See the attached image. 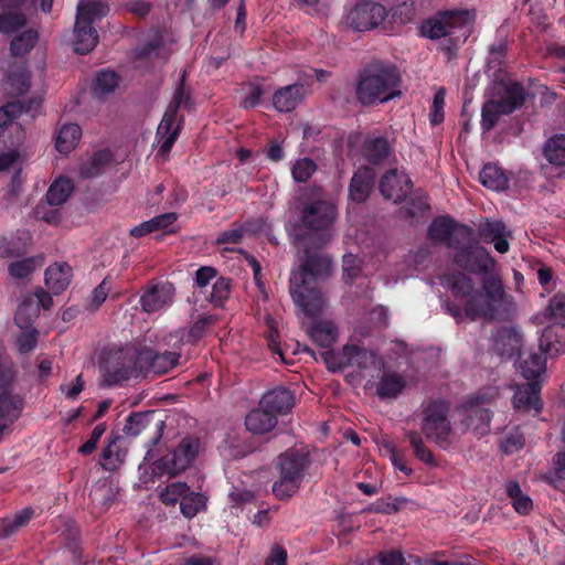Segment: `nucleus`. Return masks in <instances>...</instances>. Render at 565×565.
<instances>
[{"label":"nucleus","mask_w":565,"mask_h":565,"mask_svg":"<svg viewBox=\"0 0 565 565\" xmlns=\"http://www.w3.org/2000/svg\"><path fill=\"white\" fill-rule=\"evenodd\" d=\"M447 282L454 297L457 299H466V302L473 297L477 291L471 277L462 273L451 274L447 278Z\"/></svg>","instance_id":"42"},{"label":"nucleus","mask_w":565,"mask_h":565,"mask_svg":"<svg viewBox=\"0 0 565 565\" xmlns=\"http://www.w3.org/2000/svg\"><path fill=\"white\" fill-rule=\"evenodd\" d=\"M317 163L309 158H302L296 161L291 168V174L296 182H307L317 171Z\"/></svg>","instance_id":"58"},{"label":"nucleus","mask_w":565,"mask_h":565,"mask_svg":"<svg viewBox=\"0 0 565 565\" xmlns=\"http://www.w3.org/2000/svg\"><path fill=\"white\" fill-rule=\"evenodd\" d=\"M71 282V267L66 263L53 264L45 270V285L54 294L63 292Z\"/></svg>","instance_id":"32"},{"label":"nucleus","mask_w":565,"mask_h":565,"mask_svg":"<svg viewBox=\"0 0 565 565\" xmlns=\"http://www.w3.org/2000/svg\"><path fill=\"white\" fill-rule=\"evenodd\" d=\"M376 174L369 167L359 168L349 184V198L358 203L365 202L375 184Z\"/></svg>","instance_id":"26"},{"label":"nucleus","mask_w":565,"mask_h":565,"mask_svg":"<svg viewBox=\"0 0 565 565\" xmlns=\"http://www.w3.org/2000/svg\"><path fill=\"white\" fill-rule=\"evenodd\" d=\"M445 97L446 90L445 88H439L433 99V104L430 106L429 120L433 126H437L441 124L445 119L444 115V106H445Z\"/></svg>","instance_id":"62"},{"label":"nucleus","mask_w":565,"mask_h":565,"mask_svg":"<svg viewBox=\"0 0 565 565\" xmlns=\"http://www.w3.org/2000/svg\"><path fill=\"white\" fill-rule=\"evenodd\" d=\"M427 237L434 244H445L448 248L456 249L473 239V230L449 215H439L428 225Z\"/></svg>","instance_id":"11"},{"label":"nucleus","mask_w":565,"mask_h":565,"mask_svg":"<svg viewBox=\"0 0 565 565\" xmlns=\"http://www.w3.org/2000/svg\"><path fill=\"white\" fill-rule=\"evenodd\" d=\"M523 345L522 334L513 327H503L497 331L493 349L500 356L520 355Z\"/></svg>","instance_id":"24"},{"label":"nucleus","mask_w":565,"mask_h":565,"mask_svg":"<svg viewBox=\"0 0 565 565\" xmlns=\"http://www.w3.org/2000/svg\"><path fill=\"white\" fill-rule=\"evenodd\" d=\"M539 348L545 353H559L565 350V326L564 323H552L547 326L540 337Z\"/></svg>","instance_id":"31"},{"label":"nucleus","mask_w":565,"mask_h":565,"mask_svg":"<svg viewBox=\"0 0 565 565\" xmlns=\"http://www.w3.org/2000/svg\"><path fill=\"white\" fill-rule=\"evenodd\" d=\"M505 493L511 500L512 507L519 514L526 515L532 511V499L527 494L523 493L518 481H508L505 484Z\"/></svg>","instance_id":"41"},{"label":"nucleus","mask_w":565,"mask_h":565,"mask_svg":"<svg viewBox=\"0 0 565 565\" xmlns=\"http://www.w3.org/2000/svg\"><path fill=\"white\" fill-rule=\"evenodd\" d=\"M405 438L413 449L414 456L422 462L435 467L437 461L431 450L425 445L422 434L417 430H408L405 433Z\"/></svg>","instance_id":"43"},{"label":"nucleus","mask_w":565,"mask_h":565,"mask_svg":"<svg viewBox=\"0 0 565 565\" xmlns=\"http://www.w3.org/2000/svg\"><path fill=\"white\" fill-rule=\"evenodd\" d=\"M404 201L405 204L398 210V217L412 224L419 223L420 220L426 217L430 210V204L426 194L415 193L411 198H406Z\"/></svg>","instance_id":"29"},{"label":"nucleus","mask_w":565,"mask_h":565,"mask_svg":"<svg viewBox=\"0 0 565 565\" xmlns=\"http://www.w3.org/2000/svg\"><path fill=\"white\" fill-rule=\"evenodd\" d=\"M542 381H527L516 385L512 403L518 412L539 414L543 408L541 398Z\"/></svg>","instance_id":"16"},{"label":"nucleus","mask_w":565,"mask_h":565,"mask_svg":"<svg viewBox=\"0 0 565 565\" xmlns=\"http://www.w3.org/2000/svg\"><path fill=\"white\" fill-rule=\"evenodd\" d=\"M201 441L198 437L188 435L178 446L153 462V472L158 476L174 477L189 468L198 458Z\"/></svg>","instance_id":"9"},{"label":"nucleus","mask_w":565,"mask_h":565,"mask_svg":"<svg viewBox=\"0 0 565 565\" xmlns=\"http://www.w3.org/2000/svg\"><path fill=\"white\" fill-rule=\"evenodd\" d=\"M24 140L25 131L21 125H12L8 130L0 131V171L18 160Z\"/></svg>","instance_id":"15"},{"label":"nucleus","mask_w":565,"mask_h":565,"mask_svg":"<svg viewBox=\"0 0 565 565\" xmlns=\"http://www.w3.org/2000/svg\"><path fill=\"white\" fill-rule=\"evenodd\" d=\"M504 114L494 98L487 100L481 109V129L484 132L492 130L498 124L500 116Z\"/></svg>","instance_id":"50"},{"label":"nucleus","mask_w":565,"mask_h":565,"mask_svg":"<svg viewBox=\"0 0 565 565\" xmlns=\"http://www.w3.org/2000/svg\"><path fill=\"white\" fill-rule=\"evenodd\" d=\"M22 111L23 105L20 100H13L0 107V131L8 130L12 125H19L14 120L22 115Z\"/></svg>","instance_id":"51"},{"label":"nucleus","mask_w":565,"mask_h":565,"mask_svg":"<svg viewBox=\"0 0 565 565\" xmlns=\"http://www.w3.org/2000/svg\"><path fill=\"white\" fill-rule=\"evenodd\" d=\"M543 156L553 166H565V134L550 137L543 146Z\"/></svg>","instance_id":"40"},{"label":"nucleus","mask_w":565,"mask_h":565,"mask_svg":"<svg viewBox=\"0 0 565 565\" xmlns=\"http://www.w3.org/2000/svg\"><path fill=\"white\" fill-rule=\"evenodd\" d=\"M8 84L17 95H23L31 86L30 74L25 70L11 71L8 75Z\"/></svg>","instance_id":"59"},{"label":"nucleus","mask_w":565,"mask_h":565,"mask_svg":"<svg viewBox=\"0 0 565 565\" xmlns=\"http://www.w3.org/2000/svg\"><path fill=\"white\" fill-rule=\"evenodd\" d=\"M309 94L308 83L299 78L296 83L280 87L273 95V107L279 113L295 110Z\"/></svg>","instance_id":"17"},{"label":"nucleus","mask_w":565,"mask_h":565,"mask_svg":"<svg viewBox=\"0 0 565 565\" xmlns=\"http://www.w3.org/2000/svg\"><path fill=\"white\" fill-rule=\"evenodd\" d=\"M478 235L483 243H492L494 249L500 254H505L510 249L509 237H511V232L501 220L486 218L478 226Z\"/></svg>","instance_id":"18"},{"label":"nucleus","mask_w":565,"mask_h":565,"mask_svg":"<svg viewBox=\"0 0 565 565\" xmlns=\"http://www.w3.org/2000/svg\"><path fill=\"white\" fill-rule=\"evenodd\" d=\"M544 317L553 323L565 326V295L556 294L550 299Z\"/></svg>","instance_id":"55"},{"label":"nucleus","mask_w":565,"mask_h":565,"mask_svg":"<svg viewBox=\"0 0 565 565\" xmlns=\"http://www.w3.org/2000/svg\"><path fill=\"white\" fill-rule=\"evenodd\" d=\"M35 269V263L32 258H24L13 262L9 265L8 271L11 277L24 279L29 277Z\"/></svg>","instance_id":"63"},{"label":"nucleus","mask_w":565,"mask_h":565,"mask_svg":"<svg viewBox=\"0 0 565 565\" xmlns=\"http://www.w3.org/2000/svg\"><path fill=\"white\" fill-rule=\"evenodd\" d=\"M82 137V129L77 124H65L55 134V148L62 154H68L75 149Z\"/></svg>","instance_id":"34"},{"label":"nucleus","mask_w":565,"mask_h":565,"mask_svg":"<svg viewBox=\"0 0 565 565\" xmlns=\"http://www.w3.org/2000/svg\"><path fill=\"white\" fill-rule=\"evenodd\" d=\"M405 186L401 185L396 170L387 171L380 180V192L386 199L395 203L402 202L412 191L413 182L409 178H406Z\"/></svg>","instance_id":"27"},{"label":"nucleus","mask_w":565,"mask_h":565,"mask_svg":"<svg viewBox=\"0 0 565 565\" xmlns=\"http://www.w3.org/2000/svg\"><path fill=\"white\" fill-rule=\"evenodd\" d=\"M479 181L486 188L493 191H503L508 189L509 179L502 168L495 163H487L479 173Z\"/></svg>","instance_id":"36"},{"label":"nucleus","mask_w":565,"mask_h":565,"mask_svg":"<svg viewBox=\"0 0 565 565\" xmlns=\"http://www.w3.org/2000/svg\"><path fill=\"white\" fill-rule=\"evenodd\" d=\"M469 12L467 10H447L439 12L422 23L420 33L423 36L436 40L446 36H454L457 32V40L462 38L465 42L468 36Z\"/></svg>","instance_id":"8"},{"label":"nucleus","mask_w":565,"mask_h":565,"mask_svg":"<svg viewBox=\"0 0 565 565\" xmlns=\"http://www.w3.org/2000/svg\"><path fill=\"white\" fill-rule=\"evenodd\" d=\"M388 17L386 8L375 0H356L344 10L342 21L355 32H366L377 28Z\"/></svg>","instance_id":"10"},{"label":"nucleus","mask_w":565,"mask_h":565,"mask_svg":"<svg viewBox=\"0 0 565 565\" xmlns=\"http://www.w3.org/2000/svg\"><path fill=\"white\" fill-rule=\"evenodd\" d=\"M449 409L450 404L441 398L429 399L422 405V434L443 449L449 447L452 433Z\"/></svg>","instance_id":"7"},{"label":"nucleus","mask_w":565,"mask_h":565,"mask_svg":"<svg viewBox=\"0 0 565 565\" xmlns=\"http://www.w3.org/2000/svg\"><path fill=\"white\" fill-rule=\"evenodd\" d=\"M306 245L300 269L290 277V295L295 303L307 317H317L322 310V295L317 286V278L329 275L332 266L331 258L319 252H312L311 243Z\"/></svg>","instance_id":"1"},{"label":"nucleus","mask_w":565,"mask_h":565,"mask_svg":"<svg viewBox=\"0 0 565 565\" xmlns=\"http://www.w3.org/2000/svg\"><path fill=\"white\" fill-rule=\"evenodd\" d=\"M401 73L394 64L375 60L359 72L355 98L364 107L387 103L401 96Z\"/></svg>","instance_id":"2"},{"label":"nucleus","mask_w":565,"mask_h":565,"mask_svg":"<svg viewBox=\"0 0 565 565\" xmlns=\"http://www.w3.org/2000/svg\"><path fill=\"white\" fill-rule=\"evenodd\" d=\"M461 414V425L466 429H471L478 436H486L490 433L492 413L490 409L479 404H467L459 411Z\"/></svg>","instance_id":"21"},{"label":"nucleus","mask_w":565,"mask_h":565,"mask_svg":"<svg viewBox=\"0 0 565 565\" xmlns=\"http://www.w3.org/2000/svg\"><path fill=\"white\" fill-rule=\"evenodd\" d=\"M185 79H186V72L184 71L178 82L173 98H172L171 103L168 105L167 110L178 114L180 107H184L185 109L191 108V106H192L191 96L189 94L185 96Z\"/></svg>","instance_id":"53"},{"label":"nucleus","mask_w":565,"mask_h":565,"mask_svg":"<svg viewBox=\"0 0 565 565\" xmlns=\"http://www.w3.org/2000/svg\"><path fill=\"white\" fill-rule=\"evenodd\" d=\"M343 355L347 359L348 365L356 366L360 370L366 369L374 358V353L372 351L355 344L345 345L343 348Z\"/></svg>","instance_id":"47"},{"label":"nucleus","mask_w":565,"mask_h":565,"mask_svg":"<svg viewBox=\"0 0 565 565\" xmlns=\"http://www.w3.org/2000/svg\"><path fill=\"white\" fill-rule=\"evenodd\" d=\"M416 9L414 2L404 1L392 8V20L394 23L407 24L415 20Z\"/></svg>","instance_id":"61"},{"label":"nucleus","mask_w":565,"mask_h":565,"mask_svg":"<svg viewBox=\"0 0 565 565\" xmlns=\"http://www.w3.org/2000/svg\"><path fill=\"white\" fill-rule=\"evenodd\" d=\"M231 294V279L225 277L216 278L212 290L206 297L214 307H223Z\"/></svg>","instance_id":"52"},{"label":"nucleus","mask_w":565,"mask_h":565,"mask_svg":"<svg viewBox=\"0 0 565 565\" xmlns=\"http://www.w3.org/2000/svg\"><path fill=\"white\" fill-rule=\"evenodd\" d=\"M74 185L68 178H58L49 188L46 201L52 206L62 205L71 196Z\"/></svg>","instance_id":"44"},{"label":"nucleus","mask_w":565,"mask_h":565,"mask_svg":"<svg viewBox=\"0 0 565 565\" xmlns=\"http://www.w3.org/2000/svg\"><path fill=\"white\" fill-rule=\"evenodd\" d=\"M259 402L260 406L266 407L278 417L291 411L295 405V395L289 388L277 386L266 392Z\"/></svg>","instance_id":"25"},{"label":"nucleus","mask_w":565,"mask_h":565,"mask_svg":"<svg viewBox=\"0 0 565 565\" xmlns=\"http://www.w3.org/2000/svg\"><path fill=\"white\" fill-rule=\"evenodd\" d=\"M311 465L309 452L303 449L290 448L277 459L278 479L271 490L279 500L291 498L301 487L307 469Z\"/></svg>","instance_id":"4"},{"label":"nucleus","mask_w":565,"mask_h":565,"mask_svg":"<svg viewBox=\"0 0 565 565\" xmlns=\"http://www.w3.org/2000/svg\"><path fill=\"white\" fill-rule=\"evenodd\" d=\"M518 369L525 380L542 381L543 383L546 371L545 352L541 350L539 352L523 351L519 355Z\"/></svg>","instance_id":"23"},{"label":"nucleus","mask_w":565,"mask_h":565,"mask_svg":"<svg viewBox=\"0 0 565 565\" xmlns=\"http://www.w3.org/2000/svg\"><path fill=\"white\" fill-rule=\"evenodd\" d=\"M472 242L473 239L455 249V263L460 268L483 277L491 271L495 262L484 247L473 246Z\"/></svg>","instance_id":"13"},{"label":"nucleus","mask_w":565,"mask_h":565,"mask_svg":"<svg viewBox=\"0 0 565 565\" xmlns=\"http://www.w3.org/2000/svg\"><path fill=\"white\" fill-rule=\"evenodd\" d=\"M482 291L477 290L465 305V313L471 320L483 318L495 319L499 308L508 301L510 296L505 292L499 275L491 271L481 279Z\"/></svg>","instance_id":"5"},{"label":"nucleus","mask_w":565,"mask_h":565,"mask_svg":"<svg viewBox=\"0 0 565 565\" xmlns=\"http://www.w3.org/2000/svg\"><path fill=\"white\" fill-rule=\"evenodd\" d=\"M278 419L274 413L260 405L252 409L245 418L247 430L255 435H263L270 431L276 427Z\"/></svg>","instance_id":"30"},{"label":"nucleus","mask_w":565,"mask_h":565,"mask_svg":"<svg viewBox=\"0 0 565 565\" xmlns=\"http://www.w3.org/2000/svg\"><path fill=\"white\" fill-rule=\"evenodd\" d=\"M34 514L35 510L31 507H26L17 512L13 518L3 519L0 526V535L2 537H9L19 529L25 526L32 520Z\"/></svg>","instance_id":"45"},{"label":"nucleus","mask_w":565,"mask_h":565,"mask_svg":"<svg viewBox=\"0 0 565 565\" xmlns=\"http://www.w3.org/2000/svg\"><path fill=\"white\" fill-rule=\"evenodd\" d=\"M183 120V116L179 117L178 114L166 110L156 134L159 142H161L160 153H169L171 151L181 132Z\"/></svg>","instance_id":"22"},{"label":"nucleus","mask_w":565,"mask_h":565,"mask_svg":"<svg viewBox=\"0 0 565 565\" xmlns=\"http://www.w3.org/2000/svg\"><path fill=\"white\" fill-rule=\"evenodd\" d=\"M308 333L315 343L324 349L330 348L338 337L337 327L331 321L312 323Z\"/></svg>","instance_id":"38"},{"label":"nucleus","mask_w":565,"mask_h":565,"mask_svg":"<svg viewBox=\"0 0 565 565\" xmlns=\"http://www.w3.org/2000/svg\"><path fill=\"white\" fill-rule=\"evenodd\" d=\"M119 84V77L114 71L100 70L96 73L92 92L94 96L102 97L103 95L114 92Z\"/></svg>","instance_id":"46"},{"label":"nucleus","mask_w":565,"mask_h":565,"mask_svg":"<svg viewBox=\"0 0 565 565\" xmlns=\"http://www.w3.org/2000/svg\"><path fill=\"white\" fill-rule=\"evenodd\" d=\"M174 287L168 281L149 285L140 297L142 310L147 313L156 312L172 302Z\"/></svg>","instance_id":"20"},{"label":"nucleus","mask_w":565,"mask_h":565,"mask_svg":"<svg viewBox=\"0 0 565 565\" xmlns=\"http://www.w3.org/2000/svg\"><path fill=\"white\" fill-rule=\"evenodd\" d=\"M189 486L185 482H173L168 484L160 493V501L166 505H174L181 502L186 494Z\"/></svg>","instance_id":"57"},{"label":"nucleus","mask_w":565,"mask_h":565,"mask_svg":"<svg viewBox=\"0 0 565 565\" xmlns=\"http://www.w3.org/2000/svg\"><path fill=\"white\" fill-rule=\"evenodd\" d=\"M391 147L385 137H374L364 140L362 152L365 160L372 164L383 162L390 156Z\"/></svg>","instance_id":"37"},{"label":"nucleus","mask_w":565,"mask_h":565,"mask_svg":"<svg viewBox=\"0 0 565 565\" xmlns=\"http://www.w3.org/2000/svg\"><path fill=\"white\" fill-rule=\"evenodd\" d=\"M26 18L22 12L7 11L0 13V33L12 34L22 29Z\"/></svg>","instance_id":"54"},{"label":"nucleus","mask_w":565,"mask_h":565,"mask_svg":"<svg viewBox=\"0 0 565 565\" xmlns=\"http://www.w3.org/2000/svg\"><path fill=\"white\" fill-rule=\"evenodd\" d=\"M109 8L103 1H79L74 25V50L78 54H87L98 43V32L93 26L107 15Z\"/></svg>","instance_id":"6"},{"label":"nucleus","mask_w":565,"mask_h":565,"mask_svg":"<svg viewBox=\"0 0 565 565\" xmlns=\"http://www.w3.org/2000/svg\"><path fill=\"white\" fill-rule=\"evenodd\" d=\"M527 93L522 83L512 82L508 84L503 94L499 98H494L504 115H510L521 109L526 102Z\"/></svg>","instance_id":"28"},{"label":"nucleus","mask_w":565,"mask_h":565,"mask_svg":"<svg viewBox=\"0 0 565 565\" xmlns=\"http://www.w3.org/2000/svg\"><path fill=\"white\" fill-rule=\"evenodd\" d=\"M113 160L114 156L109 149H100L81 166V175L86 179L99 177Z\"/></svg>","instance_id":"35"},{"label":"nucleus","mask_w":565,"mask_h":565,"mask_svg":"<svg viewBox=\"0 0 565 565\" xmlns=\"http://www.w3.org/2000/svg\"><path fill=\"white\" fill-rule=\"evenodd\" d=\"M181 353L178 351L156 352L153 349L145 348L137 353L139 370L145 373L162 375L179 365Z\"/></svg>","instance_id":"14"},{"label":"nucleus","mask_w":565,"mask_h":565,"mask_svg":"<svg viewBox=\"0 0 565 565\" xmlns=\"http://www.w3.org/2000/svg\"><path fill=\"white\" fill-rule=\"evenodd\" d=\"M24 406L23 395L14 393L11 387L0 390V428L9 429L21 417Z\"/></svg>","instance_id":"19"},{"label":"nucleus","mask_w":565,"mask_h":565,"mask_svg":"<svg viewBox=\"0 0 565 565\" xmlns=\"http://www.w3.org/2000/svg\"><path fill=\"white\" fill-rule=\"evenodd\" d=\"M151 413H131L124 426V433L127 436H138L150 423Z\"/></svg>","instance_id":"56"},{"label":"nucleus","mask_w":565,"mask_h":565,"mask_svg":"<svg viewBox=\"0 0 565 565\" xmlns=\"http://www.w3.org/2000/svg\"><path fill=\"white\" fill-rule=\"evenodd\" d=\"M36 40V32L32 30L23 31L21 34L12 39L10 43L11 54L17 57L25 55L34 47Z\"/></svg>","instance_id":"49"},{"label":"nucleus","mask_w":565,"mask_h":565,"mask_svg":"<svg viewBox=\"0 0 565 565\" xmlns=\"http://www.w3.org/2000/svg\"><path fill=\"white\" fill-rule=\"evenodd\" d=\"M40 315L36 301L33 297L28 296L19 303L14 322L20 329H30Z\"/></svg>","instance_id":"39"},{"label":"nucleus","mask_w":565,"mask_h":565,"mask_svg":"<svg viewBox=\"0 0 565 565\" xmlns=\"http://www.w3.org/2000/svg\"><path fill=\"white\" fill-rule=\"evenodd\" d=\"M406 387L405 379L396 372H385L376 386V395L381 399L396 398Z\"/></svg>","instance_id":"33"},{"label":"nucleus","mask_w":565,"mask_h":565,"mask_svg":"<svg viewBox=\"0 0 565 565\" xmlns=\"http://www.w3.org/2000/svg\"><path fill=\"white\" fill-rule=\"evenodd\" d=\"M338 216L334 203L324 199L309 200L302 204L300 223L306 234L298 235L299 241H308L313 248L320 249L330 242L332 227Z\"/></svg>","instance_id":"3"},{"label":"nucleus","mask_w":565,"mask_h":565,"mask_svg":"<svg viewBox=\"0 0 565 565\" xmlns=\"http://www.w3.org/2000/svg\"><path fill=\"white\" fill-rule=\"evenodd\" d=\"M24 332H22L17 340L18 348L20 353H30L32 352L36 345H38V335L39 332L35 328L31 327L30 329H23Z\"/></svg>","instance_id":"64"},{"label":"nucleus","mask_w":565,"mask_h":565,"mask_svg":"<svg viewBox=\"0 0 565 565\" xmlns=\"http://www.w3.org/2000/svg\"><path fill=\"white\" fill-rule=\"evenodd\" d=\"M100 367L104 383L107 386L120 385L131 377L134 371L139 369L137 354L122 349L110 352Z\"/></svg>","instance_id":"12"},{"label":"nucleus","mask_w":565,"mask_h":565,"mask_svg":"<svg viewBox=\"0 0 565 565\" xmlns=\"http://www.w3.org/2000/svg\"><path fill=\"white\" fill-rule=\"evenodd\" d=\"M267 330L264 332V337L267 340L268 348L274 354H282L279 347V331L275 319L267 313L264 318Z\"/></svg>","instance_id":"60"},{"label":"nucleus","mask_w":565,"mask_h":565,"mask_svg":"<svg viewBox=\"0 0 565 565\" xmlns=\"http://www.w3.org/2000/svg\"><path fill=\"white\" fill-rule=\"evenodd\" d=\"M206 508V497L190 489L180 502V511L186 519L194 518Z\"/></svg>","instance_id":"48"}]
</instances>
